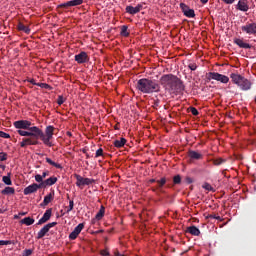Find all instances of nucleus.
<instances>
[{
  "instance_id": "38",
  "label": "nucleus",
  "mask_w": 256,
  "mask_h": 256,
  "mask_svg": "<svg viewBox=\"0 0 256 256\" xmlns=\"http://www.w3.org/2000/svg\"><path fill=\"white\" fill-rule=\"evenodd\" d=\"M0 245H15V242L11 240H0Z\"/></svg>"
},
{
  "instance_id": "10",
  "label": "nucleus",
  "mask_w": 256,
  "mask_h": 256,
  "mask_svg": "<svg viewBox=\"0 0 256 256\" xmlns=\"http://www.w3.org/2000/svg\"><path fill=\"white\" fill-rule=\"evenodd\" d=\"M180 9L182 13H184L185 17H188L189 19H193V17H195V10L189 8L187 4L180 3Z\"/></svg>"
},
{
  "instance_id": "33",
  "label": "nucleus",
  "mask_w": 256,
  "mask_h": 256,
  "mask_svg": "<svg viewBox=\"0 0 256 256\" xmlns=\"http://www.w3.org/2000/svg\"><path fill=\"white\" fill-rule=\"evenodd\" d=\"M227 160L223 159V158H216L213 160V164L214 165H223V163H225Z\"/></svg>"
},
{
  "instance_id": "32",
  "label": "nucleus",
  "mask_w": 256,
  "mask_h": 256,
  "mask_svg": "<svg viewBox=\"0 0 256 256\" xmlns=\"http://www.w3.org/2000/svg\"><path fill=\"white\" fill-rule=\"evenodd\" d=\"M83 5V0H70V7H77Z\"/></svg>"
},
{
  "instance_id": "9",
  "label": "nucleus",
  "mask_w": 256,
  "mask_h": 256,
  "mask_svg": "<svg viewBox=\"0 0 256 256\" xmlns=\"http://www.w3.org/2000/svg\"><path fill=\"white\" fill-rule=\"evenodd\" d=\"M57 225V222H51L46 224L37 234L36 239H43L49 233V230L52 229V227H55Z\"/></svg>"
},
{
  "instance_id": "53",
  "label": "nucleus",
  "mask_w": 256,
  "mask_h": 256,
  "mask_svg": "<svg viewBox=\"0 0 256 256\" xmlns=\"http://www.w3.org/2000/svg\"><path fill=\"white\" fill-rule=\"evenodd\" d=\"M29 83H31L32 85H38L39 84V83L35 82V79L29 80Z\"/></svg>"
},
{
  "instance_id": "46",
  "label": "nucleus",
  "mask_w": 256,
  "mask_h": 256,
  "mask_svg": "<svg viewBox=\"0 0 256 256\" xmlns=\"http://www.w3.org/2000/svg\"><path fill=\"white\" fill-rule=\"evenodd\" d=\"M95 157H103V148H99L97 151H96V154H95Z\"/></svg>"
},
{
  "instance_id": "54",
  "label": "nucleus",
  "mask_w": 256,
  "mask_h": 256,
  "mask_svg": "<svg viewBox=\"0 0 256 256\" xmlns=\"http://www.w3.org/2000/svg\"><path fill=\"white\" fill-rule=\"evenodd\" d=\"M66 135H67L68 137H73V134H72L70 131L66 132Z\"/></svg>"
},
{
  "instance_id": "48",
  "label": "nucleus",
  "mask_w": 256,
  "mask_h": 256,
  "mask_svg": "<svg viewBox=\"0 0 256 256\" xmlns=\"http://www.w3.org/2000/svg\"><path fill=\"white\" fill-rule=\"evenodd\" d=\"M7 159V153L0 152V161H5Z\"/></svg>"
},
{
  "instance_id": "5",
  "label": "nucleus",
  "mask_w": 256,
  "mask_h": 256,
  "mask_svg": "<svg viewBox=\"0 0 256 256\" xmlns=\"http://www.w3.org/2000/svg\"><path fill=\"white\" fill-rule=\"evenodd\" d=\"M230 77L233 83H235V85H238V87H240L242 91H249V89H251V81H249L247 78L236 73H232Z\"/></svg>"
},
{
  "instance_id": "43",
  "label": "nucleus",
  "mask_w": 256,
  "mask_h": 256,
  "mask_svg": "<svg viewBox=\"0 0 256 256\" xmlns=\"http://www.w3.org/2000/svg\"><path fill=\"white\" fill-rule=\"evenodd\" d=\"M189 110H190V113H192V115H194V116L199 115V110H197V108L190 107Z\"/></svg>"
},
{
  "instance_id": "2",
  "label": "nucleus",
  "mask_w": 256,
  "mask_h": 256,
  "mask_svg": "<svg viewBox=\"0 0 256 256\" xmlns=\"http://www.w3.org/2000/svg\"><path fill=\"white\" fill-rule=\"evenodd\" d=\"M33 132L34 133L30 134L33 138H23L20 142V147L25 148L27 145H39V139H41L42 143L47 147H53V142H51L53 135H46L40 128H33Z\"/></svg>"
},
{
  "instance_id": "58",
  "label": "nucleus",
  "mask_w": 256,
  "mask_h": 256,
  "mask_svg": "<svg viewBox=\"0 0 256 256\" xmlns=\"http://www.w3.org/2000/svg\"><path fill=\"white\" fill-rule=\"evenodd\" d=\"M200 1H201V3H203L204 5L209 2V0H200Z\"/></svg>"
},
{
  "instance_id": "19",
  "label": "nucleus",
  "mask_w": 256,
  "mask_h": 256,
  "mask_svg": "<svg viewBox=\"0 0 256 256\" xmlns=\"http://www.w3.org/2000/svg\"><path fill=\"white\" fill-rule=\"evenodd\" d=\"M186 232L190 233V235H194V237H199V235H201V230H199L197 226H189Z\"/></svg>"
},
{
  "instance_id": "36",
  "label": "nucleus",
  "mask_w": 256,
  "mask_h": 256,
  "mask_svg": "<svg viewBox=\"0 0 256 256\" xmlns=\"http://www.w3.org/2000/svg\"><path fill=\"white\" fill-rule=\"evenodd\" d=\"M68 7H71L70 1L58 5L59 9H68Z\"/></svg>"
},
{
  "instance_id": "34",
  "label": "nucleus",
  "mask_w": 256,
  "mask_h": 256,
  "mask_svg": "<svg viewBox=\"0 0 256 256\" xmlns=\"http://www.w3.org/2000/svg\"><path fill=\"white\" fill-rule=\"evenodd\" d=\"M202 187H203V189H205L206 191H213V192H215V188H213V186H211V184H209V183H204L203 185H202Z\"/></svg>"
},
{
  "instance_id": "8",
  "label": "nucleus",
  "mask_w": 256,
  "mask_h": 256,
  "mask_svg": "<svg viewBox=\"0 0 256 256\" xmlns=\"http://www.w3.org/2000/svg\"><path fill=\"white\" fill-rule=\"evenodd\" d=\"M208 79H213L214 81H220V83H229V78L226 75H223L217 72H209Z\"/></svg>"
},
{
  "instance_id": "49",
  "label": "nucleus",
  "mask_w": 256,
  "mask_h": 256,
  "mask_svg": "<svg viewBox=\"0 0 256 256\" xmlns=\"http://www.w3.org/2000/svg\"><path fill=\"white\" fill-rule=\"evenodd\" d=\"M226 5H233L235 3V0H222Z\"/></svg>"
},
{
  "instance_id": "26",
  "label": "nucleus",
  "mask_w": 256,
  "mask_h": 256,
  "mask_svg": "<svg viewBox=\"0 0 256 256\" xmlns=\"http://www.w3.org/2000/svg\"><path fill=\"white\" fill-rule=\"evenodd\" d=\"M1 194L2 195H15V188L7 186V187H5V189H3L1 191Z\"/></svg>"
},
{
  "instance_id": "20",
  "label": "nucleus",
  "mask_w": 256,
  "mask_h": 256,
  "mask_svg": "<svg viewBox=\"0 0 256 256\" xmlns=\"http://www.w3.org/2000/svg\"><path fill=\"white\" fill-rule=\"evenodd\" d=\"M188 157H190L191 159H194L196 161H199V159H203V154L199 153L195 150H190L188 152Z\"/></svg>"
},
{
  "instance_id": "51",
  "label": "nucleus",
  "mask_w": 256,
  "mask_h": 256,
  "mask_svg": "<svg viewBox=\"0 0 256 256\" xmlns=\"http://www.w3.org/2000/svg\"><path fill=\"white\" fill-rule=\"evenodd\" d=\"M101 255H103V256H109V251H107V250H102V251H101Z\"/></svg>"
},
{
  "instance_id": "31",
  "label": "nucleus",
  "mask_w": 256,
  "mask_h": 256,
  "mask_svg": "<svg viewBox=\"0 0 256 256\" xmlns=\"http://www.w3.org/2000/svg\"><path fill=\"white\" fill-rule=\"evenodd\" d=\"M54 133H55V127L47 126L45 129L44 135H54Z\"/></svg>"
},
{
  "instance_id": "18",
  "label": "nucleus",
  "mask_w": 256,
  "mask_h": 256,
  "mask_svg": "<svg viewBox=\"0 0 256 256\" xmlns=\"http://www.w3.org/2000/svg\"><path fill=\"white\" fill-rule=\"evenodd\" d=\"M234 43L238 45L240 49H251V44L244 42L243 39L234 38Z\"/></svg>"
},
{
  "instance_id": "28",
  "label": "nucleus",
  "mask_w": 256,
  "mask_h": 256,
  "mask_svg": "<svg viewBox=\"0 0 256 256\" xmlns=\"http://www.w3.org/2000/svg\"><path fill=\"white\" fill-rule=\"evenodd\" d=\"M156 183H157L156 189H161L165 186V183H167V178L162 177L160 180H157Z\"/></svg>"
},
{
  "instance_id": "39",
  "label": "nucleus",
  "mask_w": 256,
  "mask_h": 256,
  "mask_svg": "<svg viewBox=\"0 0 256 256\" xmlns=\"http://www.w3.org/2000/svg\"><path fill=\"white\" fill-rule=\"evenodd\" d=\"M35 181L40 184L45 182V181H43V176H41V174L35 175Z\"/></svg>"
},
{
  "instance_id": "23",
  "label": "nucleus",
  "mask_w": 256,
  "mask_h": 256,
  "mask_svg": "<svg viewBox=\"0 0 256 256\" xmlns=\"http://www.w3.org/2000/svg\"><path fill=\"white\" fill-rule=\"evenodd\" d=\"M55 195V193L53 192V194H48L44 197L43 203H41V206H47L49 205V203H51V201H53V196Z\"/></svg>"
},
{
  "instance_id": "11",
  "label": "nucleus",
  "mask_w": 256,
  "mask_h": 256,
  "mask_svg": "<svg viewBox=\"0 0 256 256\" xmlns=\"http://www.w3.org/2000/svg\"><path fill=\"white\" fill-rule=\"evenodd\" d=\"M39 189H43V186H41L40 184L37 183H33L31 185H29L28 187H26L23 191L24 195H32V193H37V191H39Z\"/></svg>"
},
{
  "instance_id": "6",
  "label": "nucleus",
  "mask_w": 256,
  "mask_h": 256,
  "mask_svg": "<svg viewBox=\"0 0 256 256\" xmlns=\"http://www.w3.org/2000/svg\"><path fill=\"white\" fill-rule=\"evenodd\" d=\"M74 177L76 179V186L80 187V189L85 187V185H93V183H95V179L83 178V176L79 174H75Z\"/></svg>"
},
{
  "instance_id": "13",
  "label": "nucleus",
  "mask_w": 256,
  "mask_h": 256,
  "mask_svg": "<svg viewBox=\"0 0 256 256\" xmlns=\"http://www.w3.org/2000/svg\"><path fill=\"white\" fill-rule=\"evenodd\" d=\"M84 227H85V224H83V223L78 224L74 228V230L69 234V239L71 241H75V239H77V237H79V234L81 233V231H83Z\"/></svg>"
},
{
  "instance_id": "1",
  "label": "nucleus",
  "mask_w": 256,
  "mask_h": 256,
  "mask_svg": "<svg viewBox=\"0 0 256 256\" xmlns=\"http://www.w3.org/2000/svg\"><path fill=\"white\" fill-rule=\"evenodd\" d=\"M160 85L164 91L170 94L183 93L185 91V85L183 81L173 74H164L160 77Z\"/></svg>"
},
{
  "instance_id": "42",
  "label": "nucleus",
  "mask_w": 256,
  "mask_h": 256,
  "mask_svg": "<svg viewBox=\"0 0 256 256\" xmlns=\"http://www.w3.org/2000/svg\"><path fill=\"white\" fill-rule=\"evenodd\" d=\"M0 137H2V139H11V135L7 134L4 131H0Z\"/></svg>"
},
{
  "instance_id": "59",
  "label": "nucleus",
  "mask_w": 256,
  "mask_h": 256,
  "mask_svg": "<svg viewBox=\"0 0 256 256\" xmlns=\"http://www.w3.org/2000/svg\"><path fill=\"white\" fill-rule=\"evenodd\" d=\"M149 182H150V183H157V180H155V179H150Z\"/></svg>"
},
{
  "instance_id": "55",
  "label": "nucleus",
  "mask_w": 256,
  "mask_h": 256,
  "mask_svg": "<svg viewBox=\"0 0 256 256\" xmlns=\"http://www.w3.org/2000/svg\"><path fill=\"white\" fill-rule=\"evenodd\" d=\"M19 215H20L21 217H23V216L27 215V212H20Z\"/></svg>"
},
{
  "instance_id": "24",
  "label": "nucleus",
  "mask_w": 256,
  "mask_h": 256,
  "mask_svg": "<svg viewBox=\"0 0 256 256\" xmlns=\"http://www.w3.org/2000/svg\"><path fill=\"white\" fill-rule=\"evenodd\" d=\"M21 225H27L29 227L30 225H33L35 223V219L31 217H25L24 219L20 220Z\"/></svg>"
},
{
  "instance_id": "56",
  "label": "nucleus",
  "mask_w": 256,
  "mask_h": 256,
  "mask_svg": "<svg viewBox=\"0 0 256 256\" xmlns=\"http://www.w3.org/2000/svg\"><path fill=\"white\" fill-rule=\"evenodd\" d=\"M14 219H21V216L19 214L14 215Z\"/></svg>"
},
{
  "instance_id": "44",
  "label": "nucleus",
  "mask_w": 256,
  "mask_h": 256,
  "mask_svg": "<svg viewBox=\"0 0 256 256\" xmlns=\"http://www.w3.org/2000/svg\"><path fill=\"white\" fill-rule=\"evenodd\" d=\"M208 219H216L217 221H221V216H217L215 214L208 215Z\"/></svg>"
},
{
  "instance_id": "45",
  "label": "nucleus",
  "mask_w": 256,
  "mask_h": 256,
  "mask_svg": "<svg viewBox=\"0 0 256 256\" xmlns=\"http://www.w3.org/2000/svg\"><path fill=\"white\" fill-rule=\"evenodd\" d=\"M31 255H33V250L26 249L23 251V256H31Z\"/></svg>"
},
{
  "instance_id": "50",
  "label": "nucleus",
  "mask_w": 256,
  "mask_h": 256,
  "mask_svg": "<svg viewBox=\"0 0 256 256\" xmlns=\"http://www.w3.org/2000/svg\"><path fill=\"white\" fill-rule=\"evenodd\" d=\"M41 176H42V179H45V177H49V171L48 170L44 171Z\"/></svg>"
},
{
  "instance_id": "29",
  "label": "nucleus",
  "mask_w": 256,
  "mask_h": 256,
  "mask_svg": "<svg viewBox=\"0 0 256 256\" xmlns=\"http://www.w3.org/2000/svg\"><path fill=\"white\" fill-rule=\"evenodd\" d=\"M129 27H127V25H123L121 27V32L120 35H122V37H129V31H128Z\"/></svg>"
},
{
  "instance_id": "15",
  "label": "nucleus",
  "mask_w": 256,
  "mask_h": 256,
  "mask_svg": "<svg viewBox=\"0 0 256 256\" xmlns=\"http://www.w3.org/2000/svg\"><path fill=\"white\" fill-rule=\"evenodd\" d=\"M52 213H53V211L51 208L46 210L45 213L43 214L42 218L38 221L37 225H43L44 223H47V221H49V219H51Z\"/></svg>"
},
{
  "instance_id": "41",
  "label": "nucleus",
  "mask_w": 256,
  "mask_h": 256,
  "mask_svg": "<svg viewBox=\"0 0 256 256\" xmlns=\"http://www.w3.org/2000/svg\"><path fill=\"white\" fill-rule=\"evenodd\" d=\"M188 69L190 71H197V64L196 63H190L188 64Z\"/></svg>"
},
{
  "instance_id": "3",
  "label": "nucleus",
  "mask_w": 256,
  "mask_h": 256,
  "mask_svg": "<svg viewBox=\"0 0 256 256\" xmlns=\"http://www.w3.org/2000/svg\"><path fill=\"white\" fill-rule=\"evenodd\" d=\"M136 89L145 95H151L161 91V84L149 78H141L136 83Z\"/></svg>"
},
{
  "instance_id": "25",
  "label": "nucleus",
  "mask_w": 256,
  "mask_h": 256,
  "mask_svg": "<svg viewBox=\"0 0 256 256\" xmlns=\"http://www.w3.org/2000/svg\"><path fill=\"white\" fill-rule=\"evenodd\" d=\"M103 217H105V206L100 207V210L97 212L95 219L97 221H101V219H103Z\"/></svg>"
},
{
  "instance_id": "4",
  "label": "nucleus",
  "mask_w": 256,
  "mask_h": 256,
  "mask_svg": "<svg viewBox=\"0 0 256 256\" xmlns=\"http://www.w3.org/2000/svg\"><path fill=\"white\" fill-rule=\"evenodd\" d=\"M18 135L21 137H27L26 139H33V129H39L37 126H32L33 124L29 120H18L13 123Z\"/></svg>"
},
{
  "instance_id": "14",
  "label": "nucleus",
  "mask_w": 256,
  "mask_h": 256,
  "mask_svg": "<svg viewBox=\"0 0 256 256\" xmlns=\"http://www.w3.org/2000/svg\"><path fill=\"white\" fill-rule=\"evenodd\" d=\"M143 10V4H137L136 7L133 6H126L125 11L129 15H137Z\"/></svg>"
},
{
  "instance_id": "35",
  "label": "nucleus",
  "mask_w": 256,
  "mask_h": 256,
  "mask_svg": "<svg viewBox=\"0 0 256 256\" xmlns=\"http://www.w3.org/2000/svg\"><path fill=\"white\" fill-rule=\"evenodd\" d=\"M173 183H174V185H180L181 184V175L174 176Z\"/></svg>"
},
{
  "instance_id": "17",
  "label": "nucleus",
  "mask_w": 256,
  "mask_h": 256,
  "mask_svg": "<svg viewBox=\"0 0 256 256\" xmlns=\"http://www.w3.org/2000/svg\"><path fill=\"white\" fill-rule=\"evenodd\" d=\"M236 9H238V11H243L244 13H247V11H249V5L245 0H240L236 5Z\"/></svg>"
},
{
  "instance_id": "27",
  "label": "nucleus",
  "mask_w": 256,
  "mask_h": 256,
  "mask_svg": "<svg viewBox=\"0 0 256 256\" xmlns=\"http://www.w3.org/2000/svg\"><path fill=\"white\" fill-rule=\"evenodd\" d=\"M46 163L52 165V167H55L56 169H63V166H61V164L56 163L55 161L51 160V158H46Z\"/></svg>"
},
{
  "instance_id": "57",
  "label": "nucleus",
  "mask_w": 256,
  "mask_h": 256,
  "mask_svg": "<svg viewBox=\"0 0 256 256\" xmlns=\"http://www.w3.org/2000/svg\"><path fill=\"white\" fill-rule=\"evenodd\" d=\"M115 256H125V255H123V254H121V253H119V252L117 251V252H115Z\"/></svg>"
},
{
  "instance_id": "30",
  "label": "nucleus",
  "mask_w": 256,
  "mask_h": 256,
  "mask_svg": "<svg viewBox=\"0 0 256 256\" xmlns=\"http://www.w3.org/2000/svg\"><path fill=\"white\" fill-rule=\"evenodd\" d=\"M2 181L5 185H13V181H11V174L2 177Z\"/></svg>"
},
{
  "instance_id": "21",
  "label": "nucleus",
  "mask_w": 256,
  "mask_h": 256,
  "mask_svg": "<svg viewBox=\"0 0 256 256\" xmlns=\"http://www.w3.org/2000/svg\"><path fill=\"white\" fill-rule=\"evenodd\" d=\"M127 143V139L125 138H120V140H114L113 145L117 149H121V147H125V144Z\"/></svg>"
},
{
  "instance_id": "47",
  "label": "nucleus",
  "mask_w": 256,
  "mask_h": 256,
  "mask_svg": "<svg viewBox=\"0 0 256 256\" xmlns=\"http://www.w3.org/2000/svg\"><path fill=\"white\" fill-rule=\"evenodd\" d=\"M57 103L58 105H63V103H65V98H63L61 95L58 96Z\"/></svg>"
},
{
  "instance_id": "52",
  "label": "nucleus",
  "mask_w": 256,
  "mask_h": 256,
  "mask_svg": "<svg viewBox=\"0 0 256 256\" xmlns=\"http://www.w3.org/2000/svg\"><path fill=\"white\" fill-rule=\"evenodd\" d=\"M186 182L188 183V185H191V183H193V179L188 177V178H186Z\"/></svg>"
},
{
  "instance_id": "7",
  "label": "nucleus",
  "mask_w": 256,
  "mask_h": 256,
  "mask_svg": "<svg viewBox=\"0 0 256 256\" xmlns=\"http://www.w3.org/2000/svg\"><path fill=\"white\" fill-rule=\"evenodd\" d=\"M241 31L246 33V35L256 37V22H247L245 25L241 26Z\"/></svg>"
},
{
  "instance_id": "22",
  "label": "nucleus",
  "mask_w": 256,
  "mask_h": 256,
  "mask_svg": "<svg viewBox=\"0 0 256 256\" xmlns=\"http://www.w3.org/2000/svg\"><path fill=\"white\" fill-rule=\"evenodd\" d=\"M18 31H23V33H26V35H29L31 33V29L28 26H25L22 22L18 23L17 26Z\"/></svg>"
},
{
  "instance_id": "37",
  "label": "nucleus",
  "mask_w": 256,
  "mask_h": 256,
  "mask_svg": "<svg viewBox=\"0 0 256 256\" xmlns=\"http://www.w3.org/2000/svg\"><path fill=\"white\" fill-rule=\"evenodd\" d=\"M37 87H41V89H51V85L47 83H38L36 84Z\"/></svg>"
},
{
  "instance_id": "16",
  "label": "nucleus",
  "mask_w": 256,
  "mask_h": 256,
  "mask_svg": "<svg viewBox=\"0 0 256 256\" xmlns=\"http://www.w3.org/2000/svg\"><path fill=\"white\" fill-rule=\"evenodd\" d=\"M58 179L55 176H51L50 178L44 180V182L40 183V185L42 186V188L45 187H51L53 185H55V183H57Z\"/></svg>"
},
{
  "instance_id": "40",
  "label": "nucleus",
  "mask_w": 256,
  "mask_h": 256,
  "mask_svg": "<svg viewBox=\"0 0 256 256\" xmlns=\"http://www.w3.org/2000/svg\"><path fill=\"white\" fill-rule=\"evenodd\" d=\"M75 207V202H73V200L69 201V206L67 209V213H71V211L73 210V208Z\"/></svg>"
},
{
  "instance_id": "12",
  "label": "nucleus",
  "mask_w": 256,
  "mask_h": 256,
  "mask_svg": "<svg viewBox=\"0 0 256 256\" xmlns=\"http://www.w3.org/2000/svg\"><path fill=\"white\" fill-rule=\"evenodd\" d=\"M74 59L79 65H83V63H89V55H87V52L85 51L76 54Z\"/></svg>"
}]
</instances>
